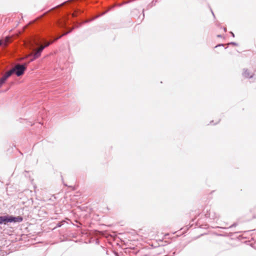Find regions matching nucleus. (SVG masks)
I'll use <instances>...</instances> for the list:
<instances>
[{"mask_svg": "<svg viewBox=\"0 0 256 256\" xmlns=\"http://www.w3.org/2000/svg\"><path fill=\"white\" fill-rule=\"evenodd\" d=\"M224 30L226 32V28H224Z\"/></svg>", "mask_w": 256, "mask_h": 256, "instance_id": "obj_18", "label": "nucleus"}, {"mask_svg": "<svg viewBox=\"0 0 256 256\" xmlns=\"http://www.w3.org/2000/svg\"><path fill=\"white\" fill-rule=\"evenodd\" d=\"M23 218L22 216H13L8 215L9 222H20L23 220Z\"/></svg>", "mask_w": 256, "mask_h": 256, "instance_id": "obj_4", "label": "nucleus"}, {"mask_svg": "<svg viewBox=\"0 0 256 256\" xmlns=\"http://www.w3.org/2000/svg\"><path fill=\"white\" fill-rule=\"evenodd\" d=\"M217 37H218V38H222V36L221 34H218L217 36Z\"/></svg>", "mask_w": 256, "mask_h": 256, "instance_id": "obj_16", "label": "nucleus"}, {"mask_svg": "<svg viewBox=\"0 0 256 256\" xmlns=\"http://www.w3.org/2000/svg\"><path fill=\"white\" fill-rule=\"evenodd\" d=\"M230 34H231V36H232L233 38H234V36H234V32H230Z\"/></svg>", "mask_w": 256, "mask_h": 256, "instance_id": "obj_15", "label": "nucleus"}, {"mask_svg": "<svg viewBox=\"0 0 256 256\" xmlns=\"http://www.w3.org/2000/svg\"><path fill=\"white\" fill-rule=\"evenodd\" d=\"M213 122H214V121H213V120H212V121L210 122V124H212Z\"/></svg>", "mask_w": 256, "mask_h": 256, "instance_id": "obj_20", "label": "nucleus"}, {"mask_svg": "<svg viewBox=\"0 0 256 256\" xmlns=\"http://www.w3.org/2000/svg\"><path fill=\"white\" fill-rule=\"evenodd\" d=\"M64 220H63V221H62V222H58V223L56 224V226L54 228H60V226L62 225V224H63V223H64Z\"/></svg>", "mask_w": 256, "mask_h": 256, "instance_id": "obj_10", "label": "nucleus"}, {"mask_svg": "<svg viewBox=\"0 0 256 256\" xmlns=\"http://www.w3.org/2000/svg\"><path fill=\"white\" fill-rule=\"evenodd\" d=\"M6 80L7 79L4 76L0 79V88L2 86L3 84L5 83Z\"/></svg>", "mask_w": 256, "mask_h": 256, "instance_id": "obj_9", "label": "nucleus"}, {"mask_svg": "<svg viewBox=\"0 0 256 256\" xmlns=\"http://www.w3.org/2000/svg\"><path fill=\"white\" fill-rule=\"evenodd\" d=\"M243 76L246 78H252L253 77V74H251L250 72L247 69H244V72H243Z\"/></svg>", "mask_w": 256, "mask_h": 256, "instance_id": "obj_7", "label": "nucleus"}, {"mask_svg": "<svg viewBox=\"0 0 256 256\" xmlns=\"http://www.w3.org/2000/svg\"><path fill=\"white\" fill-rule=\"evenodd\" d=\"M224 46V44H218L217 46H215V48H218V47H219V46Z\"/></svg>", "mask_w": 256, "mask_h": 256, "instance_id": "obj_14", "label": "nucleus"}, {"mask_svg": "<svg viewBox=\"0 0 256 256\" xmlns=\"http://www.w3.org/2000/svg\"><path fill=\"white\" fill-rule=\"evenodd\" d=\"M2 42L1 40H0V46L2 45Z\"/></svg>", "mask_w": 256, "mask_h": 256, "instance_id": "obj_19", "label": "nucleus"}, {"mask_svg": "<svg viewBox=\"0 0 256 256\" xmlns=\"http://www.w3.org/2000/svg\"><path fill=\"white\" fill-rule=\"evenodd\" d=\"M106 12H104V14H102V15H103V14H106Z\"/></svg>", "mask_w": 256, "mask_h": 256, "instance_id": "obj_21", "label": "nucleus"}, {"mask_svg": "<svg viewBox=\"0 0 256 256\" xmlns=\"http://www.w3.org/2000/svg\"><path fill=\"white\" fill-rule=\"evenodd\" d=\"M26 66L27 64L26 63L22 64H18L12 68V70H14V73L16 74L17 76H20L24 74L25 70H26Z\"/></svg>", "mask_w": 256, "mask_h": 256, "instance_id": "obj_3", "label": "nucleus"}, {"mask_svg": "<svg viewBox=\"0 0 256 256\" xmlns=\"http://www.w3.org/2000/svg\"><path fill=\"white\" fill-rule=\"evenodd\" d=\"M14 70H12L11 69L10 70L8 71L5 74L4 76V78H6V79H8L10 76L12 74H14Z\"/></svg>", "mask_w": 256, "mask_h": 256, "instance_id": "obj_8", "label": "nucleus"}, {"mask_svg": "<svg viewBox=\"0 0 256 256\" xmlns=\"http://www.w3.org/2000/svg\"><path fill=\"white\" fill-rule=\"evenodd\" d=\"M228 44H232V45H234V46H238V44H237L236 42H230L228 43Z\"/></svg>", "mask_w": 256, "mask_h": 256, "instance_id": "obj_11", "label": "nucleus"}, {"mask_svg": "<svg viewBox=\"0 0 256 256\" xmlns=\"http://www.w3.org/2000/svg\"><path fill=\"white\" fill-rule=\"evenodd\" d=\"M9 223L8 215L0 216V224H6Z\"/></svg>", "mask_w": 256, "mask_h": 256, "instance_id": "obj_6", "label": "nucleus"}, {"mask_svg": "<svg viewBox=\"0 0 256 256\" xmlns=\"http://www.w3.org/2000/svg\"><path fill=\"white\" fill-rule=\"evenodd\" d=\"M210 10H211V12H212V14L213 16L214 17V13L213 11L212 10V9H210Z\"/></svg>", "mask_w": 256, "mask_h": 256, "instance_id": "obj_17", "label": "nucleus"}, {"mask_svg": "<svg viewBox=\"0 0 256 256\" xmlns=\"http://www.w3.org/2000/svg\"><path fill=\"white\" fill-rule=\"evenodd\" d=\"M238 225L237 223L235 222L229 226L230 228L236 226Z\"/></svg>", "mask_w": 256, "mask_h": 256, "instance_id": "obj_13", "label": "nucleus"}, {"mask_svg": "<svg viewBox=\"0 0 256 256\" xmlns=\"http://www.w3.org/2000/svg\"><path fill=\"white\" fill-rule=\"evenodd\" d=\"M71 32V30H70V32H66V33L62 35H61V36H59L58 37V38H56V40H58V39H59V38H60L62 36L65 35V34H68V32Z\"/></svg>", "mask_w": 256, "mask_h": 256, "instance_id": "obj_12", "label": "nucleus"}, {"mask_svg": "<svg viewBox=\"0 0 256 256\" xmlns=\"http://www.w3.org/2000/svg\"><path fill=\"white\" fill-rule=\"evenodd\" d=\"M203 213L205 218H208L210 220H216L219 218V216L216 214L214 210H212L210 206H206L203 210Z\"/></svg>", "mask_w": 256, "mask_h": 256, "instance_id": "obj_2", "label": "nucleus"}, {"mask_svg": "<svg viewBox=\"0 0 256 256\" xmlns=\"http://www.w3.org/2000/svg\"><path fill=\"white\" fill-rule=\"evenodd\" d=\"M32 42L36 47H40L38 50L34 54L32 58L30 60V62H32L36 59L39 58L43 50L46 47L48 46L50 42H48L47 40L42 36L36 35L32 38Z\"/></svg>", "mask_w": 256, "mask_h": 256, "instance_id": "obj_1", "label": "nucleus"}, {"mask_svg": "<svg viewBox=\"0 0 256 256\" xmlns=\"http://www.w3.org/2000/svg\"><path fill=\"white\" fill-rule=\"evenodd\" d=\"M58 27L62 28H66L67 26V21L65 19L59 20L57 22Z\"/></svg>", "mask_w": 256, "mask_h": 256, "instance_id": "obj_5", "label": "nucleus"}]
</instances>
